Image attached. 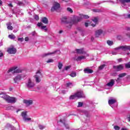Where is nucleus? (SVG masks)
<instances>
[{
	"label": "nucleus",
	"mask_w": 130,
	"mask_h": 130,
	"mask_svg": "<svg viewBox=\"0 0 130 130\" xmlns=\"http://www.w3.org/2000/svg\"><path fill=\"white\" fill-rule=\"evenodd\" d=\"M11 72H12V74H17L22 73V70L20 69H18V67H13L7 71V73Z\"/></svg>",
	"instance_id": "1"
},
{
	"label": "nucleus",
	"mask_w": 130,
	"mask_h": 130,
	"mask_svg": "<svg viewBox=\"0 0 130 130\" xmlns=\"http://www.w3.org/2000/svg\"><path fill=\"white\" fill-rule=\"evenodd\" d=\"M81 18L80 17H76L74 19L70 21V26H72L73 24H78L79 22H81Z\"/></svg>",
	"instance_id": "2"
},
{
	"label": "nucleus",
	"mask_w": 130,
	"mask_h": 130,
	"mask_svg": "<svg viewBox=\"0 0 130 130\" xmlns=\"http://www.w3.org/2000/svg\"><path fill=\"white\" fill-rule=\"evenodd\" d=\"M41 76H42L41 72H40V71H38L37 72V74L34 76L36 79V83H40V82H41V79H40Z\"/></svg>",
	"instance_id": "3"
},
{
	"label": "nucleus",
	"mask_w": 130,
	"mask_h": 130,
	"mask_svg": "<svg viewBox=\"0 0 130 130\" xmlns=\"http://www.w3.org/2000/svg\"><path fill=\"white\" fill-rule=\"evenodd\" d=\"M60 20L61 24H64L65 25L69 24L70 26V21L69 20V19H68L67 16L62 17Z\"/></svg>",
	"instance_id": "4"
},
{
	"label": "nucleus",
	"mask_w": 130,
	"mask_h": 130,
	"mask_svg": "<svg viewBox=\"0 0 130 130\" xmlns=\"http://www.w3.org/2000/svg\"><path fill=\"white\" fill-rule=\"evenodd\" d=\"M59 8H60V5L58 3L55 2V4L51 9V11L54 12L55 11H57Z\"/></svg>",
	"instance_id": "5"
},
{
	"label": "nucleus",
	"mask_w": 130,
	"mask_h": 130,
	"mask_svg": "<svg viewBox=\"0 0 130 130\" xmlns=\"http://www.w3.org/2000/svg\"><path fill=\"white\" fill-rule=\"evenodd\" d=\"M21 116H22L24 121H31V118H27V112H22L21 113Z\"/></svg>",
	"instance_id": "6"
},
{
	"label": "nucleus",
	"mask_w": 130,
	"mask_h": 130,
	"mask_svg": "<svg viewBox=\"0 0 130 130\" xmlns=\"http://www.w3.org/2000/svg\"><path fill=\"white\" fill-rule=\"evenodd\" d=\"M26 86L29 88H34V87L35 86V83L32 82V80H31L30 79H29L27 83H26Z\"/></svg>",
	"instance_id": "7"
},
{
	"label": "nucleus",
	"mask_w": 130,
	"mask_h": 130,
	"mask_svg": "<svg viewBox=\"0 0 130 130\" xmlns=\"http://www.w3.org/2000/svg\"><path fill=\"white\" fill-rule=\"evenodd\" d=\"M7 52L9 53V54H15L17 52V49L14 47L8 48L7 49Z\"/></svg>",
	"instance_id": "8"
},
{
	"label": "nucleus",
	"mask_w": 130,
	"mask_h": 130,
	"mask_svg": "<svg viewBox=\"0 0 130 130\" xmlns=\"http://www.w3.org/2000/svg\"><path fill=\"white\" fill-rule=\"evenodd\" d=\"M113 69L116 70L117 72H120V71H122V70H123V64H120L117 66H114Z\"/></svg>",
	"instance_id": "9"
},
{
	"label": "nucleus",
	"mask_w": 130,
	"mask_h": 130,
	"mask_svg": "<svg viewBox=\"0 0 130 130\" xmlns=\"http://www.w3.org/2000/svg\"><path fill=\"white\" fill-rule=\"evenodd\" d=\"M23 103L26 105V106L28 107V106H30V105H32V104H33V100H23Z\"/></svg>",
	"instance_id": "10"
},
{
	"label": "nucleus",
	"mask_w": 130,
	"mask_h": 130,
	"mask_svg": "<svg viewBox=\"0 0 130 130\" xmlns=\"http://www.w3.org/2000/svg\"><path fill=\"white\" fill-rule=\"evenodd\" d=\"M14 83L16 84L19 83L21 80H22V76L21 75H18L16 76L14 79Z\"/></svg>",
	"instance_id": "11"
},
{
	"label": "nucleus",
	"mask_w": 130,
	"mask_h": 130,
	"mask_svg": "<svg viewBox=\"0 0 130 130\" xmlns=\"http://www.w3.org/2000/svg\"><path fill=\"white\" fill-rule=\"evenodd\" d=\"M75 50L78 54H86V51L84 50V48L76 49Z\"/></svg>",
	"instance_id": "12"
},
{
	"label": "nucleus",
	"mask_w": 130,
	"mask_h": 130,
	"mask_svg": "<svg viewBox=\"0 0 130 130\" xmlns=\"http://www.w3.org/2000/svg\"><path fill=\"white\" fill-rule=\"evenodd\" d=\"M16 101L17 99L16 98L9 96L7 102L8 103H16Z\"/></svg>",
	"instance_id": "13"
},
{
	"label": "nucleus",
	"mask_w": 130,
	"mask_h": 130,
	"mask_svg": "<svg viewBox=\"0 0 130 130\" xmlns=\"http://www.w3.org/2000/svg\"><path fill=\"white\" fill-rule=\"evenodd\" d=\"M75 95H76L77 98H83V97H84L83 91H77L75 93Z\"/></svg>",
	"instance_id": "14"
},
{
	"label": "nucleus",
	"mask_w": 130,
	"mask_h": 130,
	"mask_svg": "<svg viewBox=\"0 0 130 130\" xmlns=\"http://www.w3.org/2000/svg\"><path fill=\"white\" fill-rule=\"evenodd\" d=\"M103 33V30L102 29H98L97 30L95 31V36L96 38L99 37L101 34Z\"/></svg>",
	"instance_id": "15"
},
{
	"label": "nucleus",
	"mask_w": 130,
	"mask_h": 130,
	"mask_svg": "<svg viewBox=\"0 0 130 130\" xmlns=\"http://www.w3.org/2000/svg\"><path fill=\"white\" fill-rule=\"evenodd\" d=\"M84 72L85 74H92L93 70L92 69H89V68H87L84 70Z\"/></svg>",
	"instance_id": "16"
},
{
	"label": "nucleus",
	"mask_w": 130,
	"mask_h": 130,
	"mask_svg": "<svg viewBox=\"0 0 130 130\" xmlns=\"http://www.w3.org/2000/svg\"><path fill=\"white\" fill-rule=\"evenodd\" d=\"M114 85V79H111L110 82L107 84L108 87H112Z\"/></svg>",
	"instance_id": "17"
},
{
	"label": "nucleus",
	"mask_w": 130,
	"mask_h": 130,
	"mask_svg": "<svg viewBox=\"0 0 130 130\" xmlns=\"http://www.w3.org/2000/svg\"><path fill=\"white\" fill-rule=\"evenodd\" d=\"M79 16L81 19V20H83V19H89V17L88 15H83L82 14H79Z\"/></svg>",
	"instance_id": "18"
},
{
	"label": "nucleus",
	"mask_w": 130,
	"mask_h": 130,
	"mask_svg": "<svg viewBox=\"0 0 130 130\" xmlns=\"http://www.w3.org/2000/svg\"><path fill=\"white\" fill-rule=\"evenodd\" d=\"M7 29L8 30H13V26H12V22H8L7 23Z\"/></svg>",
	"instance_id": "19"
},
{
	"label": "nucleus",
	"mask_w": 130,
	"mask_h": 130,
	"mask_svg": "<svg viewBox=\"0 0 130 130\" xmlns=\"http://www.w3.org/2000/svg\"><path fill=\"white\" fill-rule=\"evenodd\" d=\"M116 100L115 99H111L108 101V104L109 105H112L113 104H114V103H116Z\"/></svg>",
	"instance_id": "20"
},
{
	"label": "nucleus",
	"mask_w": 130,
	"mask_h": 130,
	"mask_svg": "<svg viewBox=\"0 0 130 130\" xmlns=\"http://www.w3.org/2000/svg\"><path fill=\"white\" fill-rule=\"evenodd\" d=\"M120 3L122 4V5H123V6H125V4H128V3H130V0H119Z\"/></svg>",
	"instance_id": "21"
},
{
	"label": "nucleus",
	"mask_w": 130,
	"mask_h": 130,
	"mask_svg": "<svg viewBox=\"0 0 130 130\" xmlns=\"http://www.w3.org/2000/svg\"><path fill=\"white\" fill-rule=\"evenodd\" d=\"M41 21L42 23H44V24H48V19L46 17H43Z\"/></svg>",
	"instance_id": "22"
},
{
	"label": "nucleus",
	"mask_w": 130,
	"mask_h": 130,
	"mask_svg": "<svg viewBox=\"0 0 130 130\" xmlns=\"http://www.w3.org/2000/svg\"><path fill=\"white\" fill-rule=\"evenodd\" d=\"M85 58H86V56H78L75 59V60H77V61H79L80 60H82V59H85Z\"/></svg>",
	"instance_id": "23"
},
{
	"label": "nucleus",
	"mask_w": 130,
	"mask_h": 130,
	"mask_svg": "<svg viewBox=\"0 0 130 130\" xmlns=\"http://www.w3.org/2000/svg\"><path fill=\"white\" fill-rule=\"evenodd\" d=\"M9 96L7 94H3L2 96V98H3L4 100H5L6 101H7V102H8V100H9Z\"/></svg>",
	"instance_id": "24"
},
{
	"label": "nucleus",
	"mask_w": 130,
	"mask_h": 130,
	"mask_svg": "<svg viewBox=\"0 0 130 130\" xmlns=\"http://www.w3.org/2000/svg\"><path fill=\"white\" fill-rule=\"evenodd\" d=\"M119 49H122L124 50V46H120L114 48V50H119Z\"/></svg>",
	"instance_id": "25"
},
{
	"label": "nucleus",
	"mask_w": 130,
	"mask_h": 130,
	"mask_svg": "<svg viewBox=\"0 0 130 130\" xmlns=\"http://www.w3.org/2000/svg\"><path fill=\"white\" fill-rule=\"evenodd\" d=\"M56 52V51L50 53H47V54H44L43 55H42V57H45V56H47V55H50L51 54H54V53H55Z\"/></svg>",
	"instance_id": "26"
},
{
	"label": "nucleus",
	"mask_w": 130,
	"mask_h": 130,
	"mask_svg": "<svg viewBox=\"0 0 130 130\" xmlns=\"http://www.w3.org/2000/svg\"><path fill=\"white\" fill-rule=\"evenodd\" d=\"M92 21L94 22L95 24H98V17H94L92 19Z\"/></svg>",
	"instance_id": "27"
},
{
	"label": "nucleus",
	"mask_w": 130,
	"mask_h": 130,
	"mask_svg": "<svg viewBox=\"0 0 130 130\" xmlns=\"http://www.w3.org/2000/svg\"><path fill=\"white\" fill-rule=\"evenodd\" d=\"M126 50H129V51H130V46H124V51H125Z\"/></svg>",
	"instance_id": "28"
},
{
	"label": "nucleus",
	"mask_w": 130,
	"mask_h": 130,
	"mask_svg": "<svg viewBox=\"0 0 130 130\" xmlns=\"http://www.w3.org/2000/svg\"><path fill=\"white\" fill-rule=\"evenodd\" d=\"M126 76V74L125 73H121L118 75L119 78H123Z\"/></svg>",
	"instance_id": "29"
},
{
	"label": "nucleus",
	"mask_w": 130,
	"mask_h": 130,
	"mask_svg": "<svg viewBox=\"0 0 130 130\" xmlns=\"http://www.w3.org/2000/svg\"><path fill=\"white\" fill-rule=\"evenodd\" d=\"M107 44H108L110 46H111L112 45H113V41L108 40L107 42Z\"/></svg>",
	"instance_id": "30"
},
{
	"label": "nucleus",
	"mask_w": 130,
	"mask_h": 130,
	"mask_svg": "<svg viewBox=\"0 0 130 130\" xmlns=\"http://www.w3.org/2000/svg\"><path fill=\"white\" fill-rule=\"evenodd\" d=\"M62 63H61V62H59L58 64V68L59 69V70H61V69H62Z\"/></svg>",
	"instance_id": "31"
},
{
	"label": "nucleus",
	"mask_w": 130,
	"mask_h": 130,
	"mask_svg": "<svg viewBox=\"0 0 130 130\" xmlns=\"http://www.w3.org/2000/svg\"><path fill=\"white\" fill-rule=\"evenodd\" d=\"M77 98V96L76 95V93H75L74 95H71L70 96V99L71 100H73L74 99H76Z\"/></svg>",
	"instance_id": "32"
},
{
	"label": "nucleus",
	"mask_w": 130,
	"mask_h": 130,
	"mask_svg": "<svg viewBox=\"0 0 130 130\" xmlns=\"http://www.w3.org/2000/svg\"><path fill=\"white\" fill-rule=\"evenodd\" d=\"M8 37L10 39H15L16 38V36H15V35H14L13 34L9 35L8 36Z\"/></svg>",
	"instance_id": "33"
},
{
	"label": "nucleus",
	"mask_w": 130,
	"mask_h": 130,
	"mask_svg": "<svg viewBox=\"0 0 130 130\" xmlns=\"http://www.w3.org/2000/svg\"><path fill=\"white\" fill-rule=\"evenodd\" d=\"M106 65H105V64H104L103 65H101L99 67V70H103L104 69V68H105Z\"/></svg>",
	"instance_id": "34"
},
{
	"label": "nucleus",
	"mask_w": 130,
	"mask_h": 130,
	"mask_svg": "<svg viewBox=\"0 0 130 130\" xmlns=\"http://www.w3.org/2000/svg\"><path fill=\"white\" fill-rule=\"evenodd\" d=\"M92 11L94 13H100L101 12V10L100 9H93Z\"/></svg>",
	"instance_id": "35"
},
{
	"label": "nucleus",
	"mask_w": 130,
	"mask_h": 130,
	"mask_svg": "<svg viewBox=\"0 0 130 130\" xmlns=\"http://www.w3.org/2000/svg\"><path fill=\"white\" fill-rule=\"evenodd\" d=\"M125 67L126 69H130V62L125 64Z\"/></svg>",
	"instance_id": "36"
},
{
	"label": "nucleus",
	"mask_w": 130,
	"mask_h": 130,
	"mask_svg": "<svg viewBox=\"0 0 130 130\" xmlns=\"http://www.w3.org/2000/svg\"><path fill=\"white\" fill-rule=\"evenodd\" d=\"M67 11L68 12H69L70 13H71V14L73 13V9H72V8L68 7L67 8Z\"/></svg>",
	"instance_id": "37"
},
{
	"label": "nucleus",
	"mask_w": 130,
	"mask_h": 130,
	"mask_svg": "<svg viewBox=\"0 0 130 130\" xmlns=\"http://www.w3.org/2000/svg\"><path fill=\"white\" fill-rule=\"evenodd\" d=\"M53 61H54L53 60V59H48V60L46 61V62H47V63H49V62H53Z\"/></svg>",
	"instance_id": "38"
},
{
	"label": "nucleus",
	"mask_w": 130,
	"mask_h": 130,
	"mask_svg": "<svg viewBox=\"0 0 130 130\" xmlns=\"http://www.w3.org/2000/svg\"><path fill=\"white\" fill-rule=\"evenodd\" d=\"M63 125H64L65 127H66V128L67 129H69V128H70V127L69 126V124H66V123L63 122Z\"/></svg>",
	"instance_id": "39"
},
{
	"label": "nucleus",
	"mask_w": 130,
	"mask_h": 130,
	"mask_svg": "<svg viewBox=\"0 0 130 130\" xmlns=\"http://www.w3.org/2000/svg\"><path fill=\"white\" fill-rule=\"evenodd\" d=\"M76 73H72L70 74V76L72 77V78H74V77H76Z\"/></svg>",
	"instance_id": "40"
},
{
	"label": "nucleus",
	"mask_w": 130,
	"mask_h": 130,
	"mask_svg": "<svg viewBox=\"0 0 130 130\" xmlns=\"http://www.w3.org/2000/svg\"><path fill=\"white\" fill-rule=\"evenodd\" d=\"M39 127L40 129H43L45 128V127L42 125H39Z\"/></svg>",
	"instance_id": "41"
},
{
	"label": "nucleus",
	"mask_w": 130,
	"mask_h": 130,
	"mask_svg": "<svg viewBox=\"0 0 130 130\" xmlns=\"http://www.w3.org/2000/svg\"><path fill=\"white\" fill-rule=\"evenodd\" d=\"M114 129L115 130H119L120 129V127L117 125L114 126Z\"/></svg>",
	"instance_id": "42"
},
{
	"label": "nucleus",
	"mask_w": 130,
	"mask_h": 130,
	"mask_svg": "<svg viewBox=\"0 0 130 130\" xmlns=\"http://www.w3.org/2000/svg\"><path fill=\"white\" fill-rule=\"evenodd\" d=\"M18 41H20V42H23V41H24V38H18Z\"/></svg>",
	"instance_id": "43"
},
{
	"label": "nucleus",
	"mask_w": 130,
	"mask_h": 130,
	"mask_svg": "<svg viewBox=\"0 0 130 130\" xmlns=\"http://www.w3.org/2000/svg\"><path fill=\"white\" fill-rule=\"evenodd\" d=\"M83 103L82 102H78V106L77 107H82L83 106Z\"/></svg>",
	"instance_id": "44"
},
{
	"label": "nucleus",
	"mask_w": 130,
	"mask_h": 130,
	"mask_svg": "<svg viewBox=\"0 0 130 130\" xmlns=\"http://www.w3.org/2000/svg\"><path fill=\"white\" fill-rule=\"evenodd\" d=\"M77 30L78 31H79V32H83V31H84V29H83V28L81 27H78Z\"/></svg>",
	"instance_id": "45"
},
{
	"label": "nucleus",
	"mask_w": 130,
	"mask_h": 130,
	"mask_svg": "<svg viewBox=\"0 0 130 130\" xmlns=\"http://www.w3.org/2000/svg\"><path fill=\"white\" fill-rule=\"evenodd\" d=\"M35 19L37 21H38V20H39V16H38V15H35Z\"/></svg>",
	"instance_id": "46"
},
{
	"label": "nucleus",
	"mask_w": 130,
	"mask_h": 130,
	"mask_svg": "<svg viewBox=\"0 0 130 130\" xmlns=\"http://www.w3.org/2000/svg\"><path fill=\"white\" fill-rule=\"evenodd\" d=\"M17 5L18 6H22V5H23V2H19L18 3H17Z\"/></svg>",
	"instance_id": "47"
},
{
	"label": "nucleus",
	"mask_w": 130,
	"mask_h": 130,
	"mask_svg": "<svg viewBox=\"0 0 130 130\" xmlns=\"http://www.w3.org/2000/svg\"><path fill=\"white\" fill-rule=\"evenodd\" d=\"M70 69H71V66H67L65 67L66 71H68V70H70Z\"/></svg>",
	"instance_id": "48"
},
{
	"label": "nucleus",
	"mask_w": 130,
	"mask_h": 130,
	"mask_svg": "<svg viewBox=\"0 0 130 130\" xmlns=\"http://www.w3.org/2000/svg\"><path fill=\"white\" fill-rule=\"evenodd\" d=\"M37 26H38V27H41V26H42V23L38 22L37 24Z\"/></svg>",
	"instance_id": "49"
},
{
	"label": "nucleus",
	"mask_w": 130,
	"mask_h": 130,
	"mask_svg": "<svg viewBox=\"0 0 130 130\" xmlns=\"http://www.w3.org/2000/svg\"><path fill=\"white\" fill-rule=\"evenodd\" d=\"M71 85H72V83H71V82L67 83V87H70V86H71Z\"/></svg>",
	"instance_id": "50"
},
{
	"label": "nucleus",
	"mask_w": 130,
	"mask_h": 130,
	"mask_svg": "<svg viewBox=\"0 0 130 130\" xmlns=\"http://www.w3.org/2000/svg\"><path fill=\"white\" fill-rule=\"evenodd\" d=\"M3 56H4V53H3V52H2V51H0V57H2Z\"/></svg>",
	"instance_id": "51"
},
{
	"label": "nucleus",
	"mask_w": 130,
	"mask_h": 130,
	"mask_svg": "<svg viewBox=\"0 0 130 130\" xmlns=\"http://www.w3.org/2000/svg\"><path fill=\"white\" fill-rule=\"evenodd\" d=\"M125 19H130V14H128L127 17H125Z\"/></svg>",
	"instance_id": "52"
},
{
	"label": "nucleus",
	"mask_w": 130,
	"mask_h": 130,
	"mask_svg": "<svg viewBox=\"0 0 130 130\" xmlns=\"http://www.w3.org/2000/svg\"><path fill=\"white\" fill-rule=\"evenodd\" d=\"M117 60L118 62H121V61H122V59L121 58L117 59Z\"/></svg>",
	"instance_id": "53"
},
{
	"label": "nucleus",
	"mask_w": 130,
	"mask_h": 130,
	"mask_svg": "<svg viewBox=\"0 0 130 130\" xmlns=\"http://www.w3.org/2000/svg\"><path fill=\"white\" fill-rule=\"evenodd\" d=\"M126 36H127L129 38H130V33L126 34Z\"/></svg>",
	"instance_id": "54"
},
{
	"label": "nucleus",
	"mask_w": 130,
	"mask_h": 130,
	"mask_svg": "<svg viewBox=\"0 0 130 130\" xmlns=\"http://www.w3.org/2000/svg\"><path fill=\"white\" fill-rule=\"evenodd\" d=\"M85 27H88V26H89V23H88L87 22H85Z\"/></svg>",
	"instance_id": "55"
},
{
	"label": "nucleus",
	"mask_w": 130,
	"mask_h": 130,
	"mask_svg": "<svg viewBox=\"0 0 130 130\" xmlns=\"http://www.w3.org/2000/svg\"><path fill=\"white\" fill-rule=\"evenodd\" d=\"M8 6H9V7H11V8H13V7H14L13 6V4H12L11 3L8 4Z\"/></svg>",
	"instance_id": "56"
},
{
	"label": "nucleus",
	"mask_w": 130,
	"mask_h": 130,
	"mask_svg": "<svg viewBox=\"0 0 130 130\" xmlns=\"http://www.w3.org/2000/svg\"><path fill=\"white\" fill-rule=\"evenodd\" d=\"M25 41H28L29 40V38L26 37L24 39Z\"/></svg>",
	"instance_id": "57"
},
{
	"label": "nucleus",
	"mask_w": 130,
	"mask_h": 130,
	"mask_svg": "<svg viewBox=\"0 0 130 130\" xmlns=\"http://www.w3.org/2000/svg\"><path fill=\"white\" fill-rule=\"evenodd\" d=\"M46 28V26H41V29H45Z\"/></svg>",
	"instance_id": "58"
},
{
	"label": "nucleus",
	"mask_w": 130,
	"mask_h": 130,
	"mask_svg": "<svg viewBox=\"0 0 130 130\" xmlns=\"http://www.w3.org/2000/svg\"><path fill=\"white\" fill-rule=\"evenodd\" d=\"M96 24H96V23H95V24H91V26H92V27H95Z\"/></svg>",
	"instance_id": "59"
},
{
	"label": "nucleus",
	"mask_w": 130,
	"mask_h": 130,
	"mask_svg": "<svg viewBox=\"0 0 130 130\" xmlns=\"http://www.w3.org/2000/svg\"><path fill=\"white\" fill-rule=\"evenodd\" d=\"M126 30L127 31H130V27H126Z\"/></svg>",
	"instance_id": "60"
},
{
	"label": "nucleus",
	"mask_w": 130,
	"mask_h": 130,
	"mask_svg": "<svg viewBox=\"0 0 130 130\" xmlns=\"http://www.w3.org/2000/svg\"><path fill=\"white\" fill-rule=\"evenodd\" d=\"M2 5H3V1L0 0V6H2Z\"/></svg>",
	"instance_id": "61"
},
{
	"label": "nucleus",
	"mask_w": 130,
	"mask_h": 130,
	"mask_svg": "<svg viewBox=\"0 0 130 130\" xmlns=\"http://www.w3.org/2000/svg\"><path fill=\"white\" fill-rule=\"evenodd\" d=\"M61 33H62V30H59V34H61Z\"/></svg>",
	"instance_id": "62"
},
{
	"label": "nucleus",
	"mask_w": 130,
	"mask_h": 130,
	"mask_svg": "<svg viewBox=\"0 0 130 130\" xmlns=\"http://www.w3.org/2000/svg\"><path fill=\"white\" fill-rule=\"evenodd\" d=\"M121 130H127V129H126L125 128H122Z\"/></svg>",
	"instance_id": "63"
},
{
	"label": "nucleus",
	"mask_w": 130,
	"mask_h": 130,
	"mask_svg": "<svg viewBox=\"0 0 130 130\" xmlns=\"http://www.w3.org/2000/svg\"><path fill=\"white\" fill-rule=\"evenodd\" d=\"M91 40L92 41H93V40H94V37H91Z\"/></svg>",
	"instance_id": "64"
}]
</instances>
